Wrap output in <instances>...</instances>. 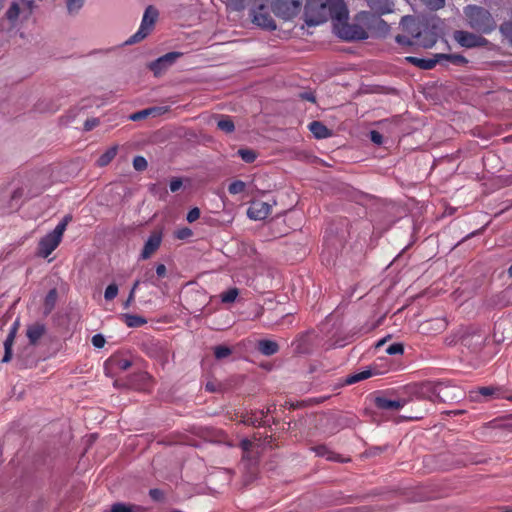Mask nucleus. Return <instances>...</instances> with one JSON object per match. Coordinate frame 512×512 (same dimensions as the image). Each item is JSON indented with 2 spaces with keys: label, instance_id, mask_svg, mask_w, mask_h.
<instances>
[{
  "label": "nucleus",
  "instance_id": "5fc2aeb1",
  "mask_svg": "<svg viewBox=\"0 0 512 512\" xmlns=\"http://www.w3.org/2000/svg\"><path fill=\"white\" fill-rule=\"evenodd\" d=\"M14 338L15 337L13 336V333H9V335L7 336V338L4 342V348L12 349Z\"/></svg>",
  "mask_w": 512,
  "mask_h": 512
},
{
  "label": "nucleus",
  "instance_id": "39448f33",
  "mask_svg": "<svg viewBox=\"0 0 512 512\" xmlns=\"http://www.w3.org/2000/svg\"><path fill=\"white\" fill-rule=\"evenodd\" d=\"M62 236L63 225H57L52 232L40 240L38 254L43 258H47L58 247Z\"/></svg>",
  "mask_w": 512,
  "mask_h": 512
},
{
  "label": "nucleus",
  "instance_id": "4d7b16f0",
  "mask_svg": "<svg viewBox=\"0 0 512 512\" xmlns=\"http://www.w3.org/2000/svg\"><path fill=\"white\" fill-rule=\"evenodd\" d=\"M252 445H253V443L248 439H244L241 441V447L245 452L249 451L251 449Z\"/></svg>",
  "mask_w": 512,
  "mask_h": 512
},
{
  "label": "nucleus",
  "instance_id": "e433bc0d",
  "mask_svg": "<svg viewBox=\"0 0 512 512\" xmlns=\"http://www.w3.org/2000/svg\"><path fill=\"white\" fill-rule=\"evenodd\" d=\"M117 294H118V286L116 284L112 283L107 286L105 293H104V298L107 301H110V300H113L117 296Z\"/></svg>",
  "mask_w": 512,
  "mask_h": 512
},
{
  "label": "nucleus",
  "instance_id": "2eb2a0df",
  "mask_svg": "<svg viewBox=\"0 0 512 512\" xmlns=\"http://www.w3.org/2000/svg\"><path fill=\"white\" fill-rule=\"evenodd\" d=\"M485 335L481 333H474L471 335H466L462 339V343L464 346L468 347L473 351H477L485 342Z\"/></svg>",
  "mask_w": 512,
  "mask_h": 512
},
{
  "label": "nucleus",
  "instance_id": "6ab92c4d",
  "mask_svg": "<svg viewBox=\"0 0 512 512\" xmlns=\"http://www.w3.org/2000/svg\"><path fill=\"white\" fill-rule=\"evenodd\" d=\"M309 130L318 139H324L330 136L329 129L319 121H313L309 124Z\"/></svg>",
  "mask_w": 512,
  "mask_h": 512
},
{
  "label": "nucleus",
  "instance_id": "cd10ccee",
  "mask_svg": "<svg viewBox=\"0 0 512 512\" xmlns=\"http://www.w3.org/2000/svg\"><path fill=\"white\" fill-rule=\"evenodd\" d=\"M217 127L226 133H231L235 129L234 123L229 116H222L217 122Z\"/></svg>",
  "mask_w": 512,
  "mask_h": 512
},
{
  "label": "nucleus",
  "instance_id": "aec40b11",
  "mask_svg": "<svg viewBox=\"0 0 512 512\" xmlns=\"http://www.w3.org/2000/svg\"><path fill=\"white\" fill-rule=\"evenodd\" d=\"M145 509L140 505L127 504L122 502L114 503L110 512H144Z\"/></svg>",
  "mask_w": 512,
  "mask_h": 512
},
{
  "label": "nucleus",
  "instance_id": "393cba45",
  "mask_svg": "<svg viewBox=\"0 0 512 512\" xmlns=\"http://www.w3.org/2000/svg\"><path fill=\"white\" fill-rule=\"evenodd\" d=\"M22 15L20 1H13L6 12V17L9 21H16Z\"/></svg>",
  "mask_w": 512,
  "mask_h": 512
},
{
  "label": "nucleus",
  "instance_id": "c03bdc74",
  "mask_svg": "<svg viewBox=\"0 0 512 512\" xmlns=\"http://www.w3.org/2000/svg\"><path fill=\"white\" fill-rule=\"evenodd\" d=\"M105 338L101 334H95L92 337V344L96 348H102L105 345Z\"/></svg>",
  "mask_w": 512,
  "mask_h": 512
},
{
  "label": "nucleus",
  "instance_id": "dca6fc26",
  "mask_svg": "<svg viewBox=\"0 0 512 512\" xmlns=\"http://www.w3.org/2000/svg\"><path fill=\"white\" fill-rule=\"evenodd\" d=\"M455 389V387L449 386L447 384L439 383L436 384L433 388V391L436 395V397L441 401H448V400H454L458 398L457 395H450V391Z\"/></svg>",
  "mask_w": 512,
  "mask_h": 512
},
{
  "label": "nucleus",
  "instance_id": "58836bf2",
  "mask_svg": "<svg viewBox=\"0 0 512 512\" xmlns=\"http://www.w3.org/2000/svg\"><path fill=\"white\" fill-rule=\"evenodd\" d=\"M133 167L137 171H142L147 168V160L142 156H136L133 160Z\"/></svg>",
  "mask_w": 512,
  "mask_h": 512
},
{
  "label": "nucleus",
  "instance_id": "bb28decb",
  "mask_svg": "<svg viewBox=\"0 0 512 512\" xmlns=\"http://www.w3.org/2000/svg\"><path fill=\"white\" fill-rule=\"evenodd\" d=\"M371 376H372V371L371 370H369V369L363 370L361 372L349 375L347 377V379H346V383L347 384H354V383H357L359 381L368 379Z\"/></svg>",
  "mask_w": 512,
  "mask_h": 512
},
{
  "label": "nucleus",
  "instance_id": "4468645a",
  "mask_svg": "<svg viewBox=\"0 0 512 512\" xmlns=\"http://www.w3.org/2000/svg\"><path fill=\"white\" fill-rule=\"evenodd\" d=\"M371 10L382 15L393 12L394 3L392 0H365Z\"/></svg>",
  "mask_w": 512,
  "mask_h": 512
},
{
  "label": "nucleus",
  "instance_id": "5701e85b",
  "mask_svg": "<svg viewBox=\"0 0 512 512\" xmlns=\"http://www.w3.org/2000/svg\"><path fill=\"white\" fill-rule=\"evenodd\" d=\"M57 301L56 289H51L45 297L44 314L48 315L54 308Z\"/></svg>",
  "mask_w": 512,
  "mask_h": 512
},
{
  "label": "nucleus",
  "instance_id": "7ed1b4c3",
  "mask_svg": "<svg viewBox=\"0 0 512 512\" xmlns=\"http://www.w3.org/2000/svg\"><path fill=\"white\" fill-rule=\"evenodd\" d=\"M157 18L158 10L153 6H148L143 14L139 29L126 41V44H134L146 38L152 31Z\"/></svg>",
  "mask_w": 512,
  "mask_h": 512
},
{
  "label": "nucleus",
  "instance_id": "09e8293b",
  "mask_svg": "<svg viewBox=\"0 0 512 512\" xmlns=\"http://www.w3.org/2000/svg\"><path fill=\"white\" fill-rule=\"evenodd\" d=\"M192 235V231L189 228H183L176 232V237L178 239H186Z\"/></svg>",
  "mask_w": 512,
  "mask_h": 512
},
{
  "label": "nucleus",
  "instance_id": "9d476101",
  "mask_svg": "<svg viewBox=\"0 0 512 512\" xmlns=\"http://www.w3.org/2000/svg\"><path fill=\"white\" fill-rule=\"evenodd\" d=\"M162 242V233L161 232H153L147 241L144 244L143 250L141 252V259L146 260L155 253L160 247Z\"/></svg>",
  "mask_w": 512,
  "mask_h": 512
},
{
  "label": "nucleus",
  "instance_id": "1a4fd4ad",
  "mask_svg": "<svg viewBox=\"0 0 512 512\" xmlns=\"http://www.w3.org/2000/svg\"><path fill=\"white\" fill-rule=\"evenodd\" d=\"M271 210V204L261 200H255L250 204L247 210V215L250 219L253 220H263L270 215Z\"/></svg>",
  "mask_w": 512,
  "mask_h": 512
},
{
  "label": "nucleus",
  "instance_id": "20e7f679",
  "mask_svg": "<svg viewBox=\"0 0 512 512\" xmlns=\"http://www.w3.org/2000/svg\"><path fill=\"white\" fill-rule=\"evenodd\" d=\"M303 0H273L272 10L278 17L290 20L298 15Z\"/></svg>",
  "mask_w": 512,
  "mask_h": 512
},
{
  "label": "nucleus",
  "instance_id": "7c9ffc66",
  "mask_svg": "<svg viewBox=\"0 0 512 512\" xmlns=\"http://www.w3.org/2000/svg\"><path fill=\"white\" fill-rule=\"evenodd\" d=\"M238 295L239 290L237 288H230L227 291L223 292L220 295V298L223 303H233Z\"/></svg>",
  "mask_w": 512,
  "mask_h": 512
},
{
  "label": "nucleus",
  "instance_id": "423d86ee",
  "mask_svg": "<svg viewBox=\"0 0 512 512\" xmlns=\"http://www.w3.org/2000/svg\"><path fill=\"white\" fill-rule=\"evenodd\" d=\"M362 19L366 20L367 30L362 28L367 33V38L369 35L373 36H385L389 32L388 24L381 19L379 16L370 15L365 12L361 14Z\"/></svg>",
  "mask_w": 512,
  "mask_h": 512
},
{
  "label": "nucleus",
  "instance_id": "3c124183",
  "mask_svg": "<svg viewBox=\"0 0 512 512\" xmlns=\"http://www.w3.org/2000/svg\"><path fill=\"white\" fill-rule=\"evenodd\" d=\"M99 121L95 118L86 120L84 124V128L86 131L92 130L94 127L98 125Z\"/></svg>",
  "mask_w": 512,
  "mask_h": 512
},
{
  "label": "nucleus",
  "instance_id": "0e129e2a",
  "mask_svg": "<svg viewBox=\"0 0 512 512\" xmlns=\"http://www.w3.org/2000/svg\"><path fill=\"white\" fill-rule=\"evenodd\" d=\"M18 326H19V321L16 320L13 324V326L11 327V330L9 333H13V336L15 337L16 335V332H17V329H18Z\"/></svg>",
  "mask_w": 512,
  "mask_h": 512
},
{
  "label": "nucleus",
  "instance_id": "f704fd0d",
  "mask_svg": "<svg viewBox=\"0 0 512 512\" xmlns=\"http://www.w3.org/2000/svg\"><path fill=\"white\" fill-rule=\"evenodd\" d=\"M238 154L246 163H252L256 159V153L250 149H240Z\"/></svg>",
  "mask_w": 512,
  "mask_h": 512
},
{
  "label": "nucleus",
  "instance_id": "6e6552de",
  "mask_svg": "<svg viewBox=\"0 0 512 512\" xmlns=\"http://www.w3.org/2000/svg\"><path fill=\"white\" fill-rule=\"evenodd\" d=\"M181 53L179 52H169L155 61H153L149 67L154 72L156 76L161 75L168 67H170L179 57Z\"/></svg>",
  "mask_w": 512,
  "mask_h": 512
},
{
  "label": "nucleus",
  "instance_id": "9b49d317",
  "mask_svg": "<svg viewBox=\"0 0 512 512\" xmlns=\"http://www.w3.org/2000/svg\"><path fill=\"white\" fill-rule=\"evenodd\" d=\"M252 15L253 23L256 25L268 30H274L276 28V24L270 14L263 11V6L253 11Z\"/></svg>",
  "mask_w": 512,
  "mask_h": 512
},
{
  "label": "nucleus",
  "instance_id": "c85d7f7f",
  "mask_svg": "<svg viewBox=\"0 0 512 512\" xmlns=\"http://www.w3.org/2000/svg\"><path fill=\"white\" fill-rule=\"evenodd\" d=\"M499 31L502 36L512 45V19L504 21L500 25Z\"/></svg>",
  "mask_w": 512,
  "mask_h": 512
},
{
  "label": "nucleus",
  "instance_id": "a211bd4d",
  "mask_svg": "<svg viewBox=\"0 0 512 512\" xmlns=\"http://www.w3.org/2000/svg\"><path fill=\"white\" fill-rule=\"evenodd\" d=\"M406 60L408 62L414 64L415 66H417L421 69H425V70L432 69L436 65V63L440 61L439 58L437 57V55L435 56V58H432V59L407 57Z\"/></svg>",
  "mask_w": 512,
  "mask_h": 512
},
{
  "label": "nucleus",
  "instance_id": "e2e57ef3",
  "mask_svg": "<svg viewBox=\"0 0 512 512\" xmlns=\"http://www.w3.org/2000/svg\"><path fill=\"white\" fill-rule=\"evenodd\" d=\"M396 41H397L398 43H400V44H406V43H409V44H410V43H411V42H409V41H407V40H406V36H402V35H398V36L396 37Z\"/></svg>",
  "mask_w": 512,
  "mask_h": 512
},
{
  "label": "nucleus",
  "instance_id": "412c9836",
  "mask_svg": "<svg viewBox=\"0 0 512 512\" xmlns=\"http://www.w3.org/2000/svg\"><path fill=\"white\" fill-rule=\"evenodd\" d=\"M258 350L266 356H271L278 351V344L271 340H261L258 343Z\"/></svg>",
  "mask_w": 512,
  "mask_h": 512
},
{
  "label": "nucleus",
  "instance_id": "49530a36",
  "mask_svg": "<svg viewBox=\"0 0 512 512\" xmlns=\"http://www.w3.org/2000/svg\"><path fill=\"white\" fill-rule=\"evenodd\" d=\"M370 139L373 143L377 145H381L383 143V137L378 131H371L370 132Z\"/></svg>",
  "mask_w": 512,
  "mask_h": 512
},
{
  "label": "nucleus",
  "instance_id": "0eeeda50",
  "mask_svg": "<svg viewBox=\"0 0 512 512\" xmlns=\"http://www.w3.org/2000/svg\"><path fill=\"white\" fill-rule=\"evenodd\" d=\"M454 39L459 45L466 48L481 46L486 42L485 38L463 30L456 31L454 33Z\"/></svg>",
  "mask_w": 512,
  "mask_h": 512
},
{
  "label": "nucleus",
  "instance_id": "864d4df0",
  "mask_svg": "<svg viewBox=\"0 0 512 512\" xmlns=\"http://www.w3.org/2000/svg\"><path fill=\"white\" fill-rule=\"evenodd\" d=\"M149 495L154 500H160L162 498V492L159 489H151Z\"/></svg>",
  "mask_w": 512,
  "mask_h": 512
},
{
  "label": "nucleus",
  "instance_id": "13d9d810",
  "mask_svg": "<svg viewBox=\"0 0 512 512\" xmlns=\"http://www.w3.org/2000/svg\"><path fill=\"white\" fill-rule=\"evenodd\" d=\"M12 358V349L5 348V353L2 358V362H9Z\"/></svg>",
  "mask_w": 512,
  "mask_h": 512
},
{
  "label": "nucleus",
  "instance_id": "de8ad7c7",
  "mask_svg": "<svg viewBox=\"0 0 512 512\" xmlns=\"http://www.w3.org/2000/svg\"><path fill=\"white\" fill-rule=\"evenodd\" d=\"M421 37V32L418 31L415 35H414V38H415V43H420L422 44L423 46L425 47H430L434 44L435 42V39L434 38H431L429 39L428 41H420L419 38Z\"/></svg>",
  "mask_w": 512,
  "mask_h": 512
},
{
  "label": "nucleus",
  "instance_id": "f257e3e1",
  "mask_svg": "<svg viewBox=\"0 0 512 512\" xmlns=\"http://www.w3.org/2000/svg\"><path fill=\"white\" fill-rule=\"evenodd\" d=\"M348 14L344 0H307L304 8L305 23L308 26L320 25L331 18L341 38L347 40L367 39V33L362 27L347 23Z\"/></svg>",
  "mask_w": 512,
  "mask_h": 512
},
{
  "label": "nucleus",
  "instance_id": "680f3d73",
  "mask_svg": "<svg viewBox=\"0 0 512 512\" xmlns=\"http://www.w3.org/2000/svg\"><path fill=\"white\" fill-rule=\"evenodd\" d=\"M69 220H70V217L66 216V217L63 218V220L60 223L57 224V225H63V233L66 230V227H67V224H68Z\"/></svg>",
  "mask_w": 512,
  "mask_h": 512
},
{
  "label": "nucleus",
  "instance_id": "69168bd1",
  "mask_svg": "<svg viewBox=\"0 0 512 512\" xmlns=\"http://www.w3.org/2000/svg\"><path fill=\"white\" fill-rule=\"evenodd\" d=\"M21 195H22V191L18 189V190L14 191L12 198L16 199V198L20 197Z\"/></svg>",
  "mask_w": 512,
  "mask_h": 512
},
{
  "label": "nucleus",
  "instance_id": "37998d69",
  "mask_svg": "<svg viewBox=\"0 0 512 512\" xmlns=\"http://www.w3.org/2000/svg\"><path fill=\"white\" fill-rule=\"evenodd\" d=\"M314 450L318 456L325 457L326 459H332V453L327 449V447L318 446Z\"/></svg>",
  "mask_w": 512,
  "mask_h": 512
},
{
  "label": "nucleus",
  "instance_id": "6e6d98bb",
  "mask_svg": "<svg viewBox=\"0 0 512 512\" xmlns=\"http://www.w3.org/2000/svg\"><path fill=\"white\" fill-rule=\"evenodd\" d=\"M135 295H134V289H131L129 296L127 300L124 303V308L127 309L130 307L131 303L134 301Z\"/></svg>",
  "mask_w": 512,
  "mask_h": 512
},
{
  "label": "nucleus",
  "instance_id": "8fccbe9b",
  "mask_svg": "<svg viewBox=\"0 0 512 512\" xmlns=\"http://www.w3.org/2000/svg\"><path fill=\"white\" fill-rule=\"evenodd\" d=\"M181 187H182V181L179 178H175V179L171 180V182L169 184V188H170L171 192H176Z\"/></svg>",
  "mask_w": 512,
  "mask_h": 512
},
{
  "label": "nucleus",
  "instance_id": "603ef678",
  "mask_svg": "<svg viewBox=\"0 0 512 512\" xmlns=\"http://www.w3.org/2000/svg\"><path fill=\"white\" fill-rule=\"evenodd\" d=\"M479 393L484 397H489L495 393V389L492 387H482L479 389Z\"/></svg>",
  "mask_w": 512,
  "mask_h": 512
},
{
  "label": "nucleus",
  "instance_id": "c756f323",
  "mask_svg": "<svg viewBox=\"0 0 512 512\" xmlns=\"http://www.w3.org/2000/svg\"><path fill=\"white\" fill-rule=\"evenodd\" d=\"M22 16L24 19H28L35 8L34 0H20Z\"/></svg>",
  "mask_w": 512,
  "mask_h": 512
},
{
  "label": "nucleus",
  "instance_id": "a878e982",
  "mask_svg": "<svg viewBox=\"0 0 512 512\" xmlns=\"http://www.w3.org/2000/svg\"><path fill=\"white\" fill-rule=\"evenodd\" d=\"M123 317L128 327H140L147 323V320L141 316L124 314Z\"/></svg>",
  "mask_w": 512,
  "mask_h": 512
},
{
  "label": "nucleus",
  "instance_id": "ddd939ff",
  "mask_svg": "<svg viewBox=\"0 0 512 512\" xmlns=\"http://www.w3.org/2000/svg\"><path fill=\"white\" fill-rule=\"evenodd\" d=\"M46 327L43 323L35 322L27 326L26 336L30 344H36L41 337L45 334Z\"/></svg>",
  "mask_w": 512,
  "mask_h": 512
},
{
  "label": "nucleus",
  "instance_id": "a18cd8bd",
  "mask_svg": "<svg viewBox=\"0 0 512 512\" xmlns=\"http://www.w3.org/2000/svg\"><path fill=\"white\" fill-rule=\"evenodd\" d=\"M200 217V210L198 208H192L188 214H187V221L189 223H193L194 221H196L198 218Z\"/></svg>",
  "mask_w": 512,
  "mask_h": 512
},
{
  "label": "nucleus",
  "instance_id": "2f4dec72",
  "mask_svg": "<svg viewBox=\"0 0 512 512\" xmlns=\"http://www.w3.org/2000/svg\"><path fill=\"white\" fill-rule=\"evenodd\" d=\"M437 57L439 58V60H448L454 64H463V63H466V59L461 56V55H455V54H451V55H447V54H437Z\"/></svg>",
  "mask_w": 512,
  "mask_h": 512
},
{
  "label": "nucleus",
  "instance_id": "a19ab883",
  "mask_svg": "<svg viewBox=\"0 0 512 512\" xmlns=\"http://www.w3.org/2000/svg\"><path fill=\"white\" fill-rule=\"evenodd\" d=\"M403 345L400 343H393L391 344L387 349L386 352L389 355H396V354H402L403 353Z\"/></svg>",
  "mask_w": 512,
  "mask_h": 512
},
{
  "label": "nucleus",
  "instance_id": "774afa93",
  "mask_svg": "<svg viewBox=\"0 0 512 512\" xmlns=\"http://www.w3.org/2000/svg\"><path fill=\"white\" fill-rule=\"evenodd\" d=\"M508 275L512 277V265L508 268Z\"/></svg>",
  "mask_w": 512,
  "mask_h": 512
},
{
  "label": "nucleus",
  "instance_id": "79ce46f5",
  "mask_svg": "<svg viewBox=\"0 0 512 512\" xmlns=\"http://www.w3.org/2000/svg\"><path fill=\"white\" fill-rule=\"evenodd\" d=\"M150 112V116L156 117L165 114L168 111V107L165 106H156L148 108Z\"/></svg>",
  "mask_w": 512,
  "mask_h": 512
},
{
  "label": "nucleus",
  "instance_id": "b1692460",
  "mask_svg": "<svg viewBox=\"0 0 512 512\" xmlns=\"http://www.w3.org/2000/svg\"><path fill=\"white\" fill-rule=\"evenodd\" d=\"M117 147L113 146L109 148L105 153H103L97 160V164L100 167H104L108 165L116 156Z\"/></svg>",
  "mask_w": 512,
  "mask_h": 512
},
{
  "label": "nucleus",
  "instance_id": "f8f14e48",
  "mask_svg": "<svg viewBox=\"0 0 512 512\" xmlns=\"http://www.w3.org/2000/svg\"><path fill=\"white\" fill-rule=\"evenodd\" d=\"M406 401L403 399H388L386 397H377L375 405L382 410L397 411L404 407Z\"/></svg>",
  "mask_w": 512,
  "mask_h": 512
},
{
  "label": "nucleus",
  "instance_id": "f03ea898",
  "mask_svg": "<svg viewBox=\"0 0 512 512\" xmlns=\"http://www.w3.org/2000/svg\"><path fill=\"white\" fill-rule=\"evenodd\" d=\"M463 13L469 27L477 32L489 34L496 29L497 24L493 15L484 7L467 5Z\"/></svg>",
  "mask_w": 512,
  "mask_h": 512
},
{
  "label": "nucleus",
  "instance_id": "4c0bfd02",
  "mask_svg": "<svg viewBox=\"0 0 512 512\" xmlns=\"http://www.w3.org/2000/svg\"><path fill=\"white\" fill-rule=\"evenodd\" d=\"M247 0H227L228 6L235 11H241L245 8Z\"/></svg>",
  "mask_w": 512,
  "mask_h": 512
},
{
  "label": "nucleus",
  "instance_id": "72a5a7b5",
  "mask_svg": "<svg viewBox=\"0 0 512 512\" xmlns=\"http://www.w3.org/2000/svg\"><path fill=\"white\" fill-rule=\"evenodd\" d=\"M232 353V350L228 346L219 345L214 348V355L217 359H223L228 357Z\"/></svg>",
  "mask_w": 512,
  "mask_h": 512
},
{
  "label": "nucleus",
  "instance_id": "473e14b6",
  "mask_svg": "<svg viewBox=\"0 0 512 512\" xmlns=\"http://www.w3.org/2000/svg\"><path fill=\"white\" fill-rule=\"evenodd\" d=\"M246 188V184L241 180H236L232 182L229 187L228 191L230 194L236 195L239 193H242Z\"/></svg>",
  "mask_w": 512,
  "mask_h": 512
},
{
  "label": "nucleus",
  "instance_id": "338daca9",
  "mask_svg": "<svg viewBox=\"0 0 512 512\" xmlns=\"http://www.w3.org/2000/svg\"><path fill=\"white\" fill-rule=\"evenodd\" d=\"M138 285H139V281L137 280V281L134 283L133 287H132V289H134V292L136 291V289H137Z\"/></svg>",
  "mask_w": 512,
  "mask_h": 512
},
{
  "label": "nucleus",
  "instance_id": "ea45409f",
  "mask_svg": "<svg viewBox=\"0 0 512 512\" xmlns=\"http://www.w3.org/2000/svg\"><path fill=\"white\" fill-rule=\"evenodd\" d=\"M148 116H150V112H149V109L147 108V109H143L141 111L131 114L129 116V119L132 121H139V120L147 118Z\"/></svg>",
  "mask_w": 512,
  "mask_h": 512
},
{
  "label": "nucleus",
  "instance_id": "052dcab7",
  "mask_svg": "<svg viewBox=\"0 0 512 512\" xmlns=\"http://www.w3.org/2000/svg\"><path fill=\"white\" fill-rule=\"evenodd\" d=\"M300 96H301V98H303L305 100H308L310 102H314L315 101V97H314V95L311 92L301 93Z\"/></svg>",
  "mask_w": 512,
  "mask_h": 512
},
{
  "label": "nucleus",
  "instance_id": "c9c22d12",
  "mask_svg": "<svg viewBox=\"0 0 512 512\" xmlns=\"http://www.w3.org/2000/svg\"><path fill=\"white\" fill-rule=\"evenodd\" d=\"M431 10H439L444 7L445 0H421Z\"/></svg>",
  "mask_w": 512,
  "mask_h": 512
},
{
  "label": "nucleus",
  "instance_id": "f3484780",
  "mask_svg": "<svg viewBox=\"0 0 512 512\" xmlns=\"http://www.w3.org/2000/svg\"><path fill=\"white\" fill-rule=\"evenodd\" d=\"M132 365L131 361L127 358H122L119 356H112L106 362V367H110L112 369H117L120 371H125L130 368Z\"/></svg>",
  "mask_w": 512,
  "mask_h": 512
},
{
  "label": "nucleus",
  "instance_id": "4be33fe9",
  "mask_svg": "<svg viewBox=\"0 0 512 512\" xmlns=\"http://www.w3.org/2000/svg\"><path fill=\"white\" fill-rule=\"evenodd\" d=\"M69 15H77L85 4V0H62Z\"/></svg>",
  "mask_w": 512,
  "mask_h": 512
},
{
  "label": "nucleus",
  "instance_id": "bf43d9fd",
  "mask_svg": "<svg viewBox=\"0 0 512 512\" xmlns=\"http://www.w3.org/2000/svg\"><path fill=\"white\" fill-rule=\"evenodd\" d=\"M156 273L158 276L162 277L166 274V267L164 264H159L156 267Z\"/></svg>",
  "mask_w": 512,
  "mask_h": 512
}]
</instances>
